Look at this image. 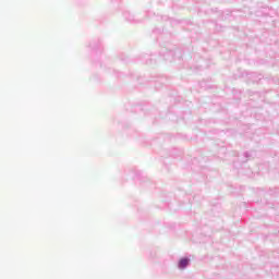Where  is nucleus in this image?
<instances>
[{
  "label": "nucleus",
  "mask_w": 279,
  "mask_h": 279,
  "mask_svg": "<svg viewBox=\"0 0 279 279\" xmlns=\"http://www.w3.org/2000/svg\"><path fill=\"white\" fill-rule=\"evenodd\" d=\"M187 265H189V259H187V258H182V259L179 262V268H180V269H184Z\"/></svg>",
  "instance_id": "nucleus-1"
}]
</instances>
